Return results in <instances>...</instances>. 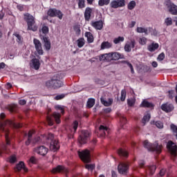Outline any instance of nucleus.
<instances>
[{"mask_svg": "<svg viewBox=\"0 0 177 177\" xmlns=\"http://www.w3.org/2000/svg\"><path fill=\"white\" fill-rule=\"evenodd\" d=\"M9 127H12V128H15L17 129V128H21V124L19 123L16 124L15 122L12 120H7L3 122L0 121V129L3 132H5L6 133V145H9V138H8V132H9Z\"/></svg>", "mask_w": 177, "mask_h": 177, "instance_id": "nucleus-1", "label": "nucleus"}, {"mask_svg": "<svg viewBox=\"0 0 177 177\" xmlns=\"http://www.w3.org/2000/svg\"><path fill=\"white\" fill-rule=\"evenodd\" d=\"M143 146L145 149H147L148 151H155L156 154H160L162 149V146L158 145V142H155L153 144L149 142L147 140L144 141Z\"/></svg>", "mask_w": 177, "mask_h": 177, "instance_id": "nucleus-2", "label": "nucleus"}, {"mask_svg": "<svg viewBox=\"0 0 177 177\" xmlns=\"http://www.w3.org/2000/svg\"><path fill=\"white\" fill-rule=\"evenodd\" d=\"M24 20L28 24V30H30L31 31H37L38 30V28L35 25V20L32 15L29 13L25 14Z\"/></svg>", "mask_w": 177, "mask_h": 177, "instance_id": "nucleus-3", "label": "nucleus"}, {"mask_svg": "<svg viewBox=\"0 0 177 177\" xmlns=\"http://www.w3.org/2000/svg\"><path fill=\"white\" fill-rule=\"evenodd\" d=\"M48 140H51L50 143V150L53 153H56L60 149V145H59V142L55 139H53V134L50 133L47 138Z\"/></svg>", "mask_w": 177, "mask_h": 177, "instance_id": "nucleus-4", "label": "nucleus"}, {"mask_svg": "<svg viewBox=\"0 0 177 177\" xmlns=\"http://www.w3.org/2000/svg\"><path fill=\"white\" fill-rule=\"evenodd\" d=\"M89 136H91V133H89L88 130L82 131L81 134L78 138L79 143H80V145H85Z\"/></svg>", "mask_w": 177, "mask_h": 177, "instance_id": "nucleus-5", "label": "nucleus"}, {"mask_svg": "<svg viewBox=\"0 0 177 177\" xmlns=\"http://www.w3.org/2000/svg\"><path fill=\"white\" fill-rule=\"evenodd\" d=\"M48 15L50 17H58L59 20H62L63 19V13L62 11L55 9V8H50L48 11Z\"/></svg>", "mask_w": 177, "mask_h": 177, "instance_id": "nucleus-6", "label": "nucleus"}, {"mask_svg": "<svg viewBox=\"0 0 177 177\" xmlns=\"http://www.w3.org/2000/svg\"><path fill=\"white\" fill-rule=\"evenodd\" d=\"M33 44L38 55H44V50H42V44L38 39H33Z\"/></svg>", "mask_w": 177, "mask_h": 177, "instance_id": "nucleus-7", "label": "nucleus"}, {"mask_svg": "<svg viewBox=\"0 0 177 177\" xmlns=\"http://www.w3.org/2000/svg\"><path fill=\"white\" fill-rule=\"evenodd\" d=\"M111 8L117 9V8H122L125 6V0H113L110 3Z\"/></svg>", "mask_w": 177, "mask_h": 177, "instance_id": "nucleus-8", "label": "nucleus"}, {"mask_svg": "<svg viewBox=\"0 0 177 177\" xmlns=\"http://www.w3.org/2000/svg\"><path fill=\"white\" fill-rule=\"evenodd\" d=\"M174 109H175V106L169 102H167L161 105V109L165 113H171V111H174Z\"/></svg>", "mask_w": 177, "mask_h": 177, "instance_id": "nucleus-9", "label": "nucleus"}, {"mask_svg": "<svg viewBox=\"0 0 177 177\" xmlns=\"http://www.w3.org/2000/svg\"><path fill=\"white\" fill-rule=\"evenodd\" d=\"M166 5L167 6V8H169V12H170V13L171 15H177V6L171 3V1L167 0L166 1Z\"/></svg>", "mask_w": 177, "mask_h": 177, "instance_id": "nucleus-10", "label": "nucleus"}, {"mask_svg": "<svg viewBox=\"0 0 177 177\" xmlns=\"http://www.w3.org/2000/svg\"><path fill=\"white\" fill-rule=\"evenodd\" d=\"M35 153L36 154H39L40 156H45L48 154L49 149L46 148L45 146H41L34 149Z\"/></svg>", "mask_w": 177, "mask_h": 177, "instance_id": "nucleus-11", "label": "nucleus"}, {"mask_svg": "<svg viewBox=\"0 0 177 177\" xmlns=\"http://www.w3.org/2000/svg\"><path fill=\"white\" fill-rule=\"evenodd\" d=\"M167 147L169 151L171 153V154H177L176 145H175V143H174L172 141H169L167 142Z\"/></svg>", "mask_w": 177, "mask_h": 177, "instance_id": "nucleus-12", "label": "nucleus"}, {"mask_svg": "<svg viewBox=\"0 0 177 177\" xmlns=\"http://www.w3.org/2000/svg\"><path fill=\"white\" fill-rule=\"evenodd\" d=\"M63 86V82L60 80V75L56 74L54 75V89L62 88Z\"/></svg>", "mask_w": 177, "mask_h": 177, "instance_id": "nucleus-13", "label": "nucleus"}, {"mask_svg": "<svg viewBox=\"0 0 177 177\" xmlns=\"http://www.w3.org/2000/svg\"><path fill=\"white\" fill-rule=\"evenodd\" d=\"M119 174L122 175H127L128 172V165L127 163L121 162L118 167Z\"/></svg>", "mask_w": 177, "mask_h": 177, "instance_id": "nucleus-14", "label": "nucleus"}, {"mask_svg": "<svg viewBox=\"0 0 177 177\" xmlns=\"http://www.w3.org/2000/svg\"><path fill=\"white\" fill-rule=\"evenodd\" d=\"M52 172L53 174H57V172H63L64 174H67V172H68V170L63 165H57V167L53 168Z\"/></svg>", "mask_w": 177, "mask_h": 177, "instance_id": "nucleus-15", "label": "nucleus"}, {"mask_svg": "<svg viewBox=\"0 0 177 177\" xmlns=\"http://www.w3.org/2000/svg\"><path fill=\"white\" fill-rule=\"evenodd\" d=\"M91 26L92 27H93L94 28H95V30H102V28H103V21L100 20V21H91Z\"/></svg>", "mask_w": 177, "mask_h": 177, "instance_id": "nucleus-16", "label": "nucleus"}, {"mask_svg": "<svg viewBox=\"0 0 177 177\" xmlns=\"http://www.w3.org/2000/svg\"><path fill=\"white\" fill-rule=\"evenodd\" d=\"M135 45H136L135 40H131L130 43L126 44L124 46L125 52H131V50H132V48H135Z\"/></svg>", "mask_w": 177, "mask_h": 177, "instance_id": "nucleus-17", "label": "nucleus"}, {"mask_svg": "<svg viewBox=\"0 0 177 177\" xmlns=\"http://www.w3.org/2000/svg\"><path fill=\"white\" fill-rule=\"evenodd\" d=\"M21 169H23L24 171V172H27L28 171V169H27V167H26V165L24 164V162H23V161L19 162L17 165L15 171H21Z\"/></svg>", "mask_w": 177, "mask_h": 177, "instance_id": "nucleus-18", "label": "nucleus"}, {"mask_svg": "<svg viewBox=\"0 0 177 177\" xmlns=\"http://www.w3.org/2000/svg\"><path fill=\"white\" fill-rule=\"evenodd\" d=\"M31 68L35 70H39V67L41 66V63L39 62V59L35 58L31 60Z\"/></svg>", "mask_w": 177, "mask_h": 177, "instance_id": "nucleus-19", "label": "nucleus"}, {"mask_svg": "<svg viewBox=\"0 0 177 177\" xmlns=\"http://www.w3.org/2000/svg\"><path fill=\"white\" fill-rule=\"evenodd\" d=\"M42 39L46 50H50V41L49 40V38L43 36Z\"/></svg>", "mask_w": 177, "mask_h": 177, "instance_id": "nucleus-20", "label": "nucleus"}, {"mask_svg": "<svg viewBox=\"0 0 177 177\" xmlns=\"http://www.w3.org/2000/svg\"><path fill=\"white\" fill-rule=\"evenodd\" d=\"M92 13V8H86L84 12V19L86 21H89L91 19V14Z\"/></svg>", "mask_w": 177, "mask_h": 177, "instance_id": "nucleus-21", "label": "nucleus"}, {"mask_svg": "<svg viewBox=\"0 0 177 177\" xmlns=\"http://www.w3.org/2000/svg\"><path fill=\"white\" fill-rule=\"evenodd\" d=\"M113 46V44L109 41H103L101 44L100 49L101 50H104V49H110Z\"/></svg>", "mask_w": 177, "mask_h": 177, "instance_id": "nucleus-22", "label": "nucleus"}, {"mask_svg": "<svg viewBox=\"0 0 177 177\" xmlns=\"http://www.w3.org/2000/svg\"><path fill=\"white\" fill-rule=\"evenodd\" d=\"M100 100L101 103L106 107H109V106H111V104H113V98H109L108 100H104V98L101 97Z\"/></svg>", "mask_w": 177, "mask_h": 177, "instance_id": "nucleus-23", "label": "nucleus"}, {"mask_svg": "<svg viewBox=\"0 0 177 177\" xmlns=\"http://www.w3.org/2000/svg\"><path fill=\"white\" fill-rule=\"evenodd\" d=\"M120 59H124V55L120 53H112V60H120Z\"/></svg>", "mask_w": 177, "mask_h": 177, "instance_id": "nucleus-24", "label": "nucleus"}, {"mask_svg": "<svg viewBox=\"0 0 177 177\" xmlns=\"http://www.w3.org/2000/svg\"><path fill=\"white\" fill-rule=\"evenodd\" d=\"M78 156H91L93 154L92 151H89L88 149H84L82 151H77Z\"/></svg>", "mask_w": 177, "mask_h": 177, "instance_id": "nucleus-25", "label": "nucleus"}, {"mask_svg": "<svg viewBox=\"0 0 177 177\" xmlns=\"http://www.w3.org/2000/svg\"><path fill=\"white\" fill-rule=\"evenodd\" d=\"M55 76L52 77L50 80L46 82V86L47 88H55Z\"/></svg>", "mask_w": 177, "mask_h": 177, "instance_id": "nucleus-26", "label": "nucleus"}, {"mask_svg": "<svg viewBox=\"0 0 177 177\" xmlns=\"http://www.w3.org/2000/svg\"><path fill=\"white\" fill-rule=\"evenodd\" d=\"M151 125H156L159 129H162V128H164V123L161 121H151Z\"/></svg>", "mask_w": 177, "mask_h": 177, "instance_id": "nucleus-27", "label": "nucleus"}, {"mask_svg": "<svg viewBox=\"0 0 177 177\" xmlns=\"http://www.w3.org/2000/svg\"><path fill=\"white\" fill-rule=\"evenodd\" d=\"M158 44L157 43H152L151 45L148 46V50L149 52H154V50H156V49H158Z\"/></svg>", "mask_w": 177, "mask_h": 177, "instance_id": "nucleus-28", "label": "nucleus"}, {"mask_svg": "<svg viewBox=\"0 0 177 177\" xmlns=\"http://www.w3.org/2000/svg\"><path fill=\"white\" fill-rule=\"evenodd\" d=\"M153 104H151V102H148L147 100H144L142 103L140 104V107H148V108H150V107H153Z\"/></svg>", "mask_w": 177, "mask_h": 177, "instance_id": "nucleus-29", "label": "nucleus"}, {"mask_svg": "<svg viewBox=\"0 0 177 177\" xmlns=\"http://www.w3.org/2000/svg\"><path fill=\"white\" fill-rule=\"evenodd\" d=\"M85 37L87 38L88 44H92V42H93V35L91 32H86L85 33Z\"/></svg>", "mask_w": 177, "mask_h": 177, "instance_id": "nucleus-30", "label": "nucleus"}, {"mask_svg": "<svg viewBox=\"0 0 177 177\" xmlns=\"http://www.w3.org/2000/svg\"><path fill=\"white\" fill-rule=\"evenodd\" d=\"M170 129L174 135V136L176 137V139L177 140V126L174 124H171L170 125Z\"/></svg>", "mask_w": 177, "mask_h": 177, "instance_id": "nucleus-31", "label": "nucleus"}, {"mask_svg": "<svg viewBox=\"0 0 177 177\" xmlns=\"http://www.w3.org/2000/svg\"><path fill=\"white\" fill-rule=\"evenodd\" d=\"M80 160L83 161V162H91V156H80Z\"/></svg>", "mask_w": 177, "mask_h": 177, "instance_id": "nucleus-32", "label": "nucleus"}, {"mask_svg": "<svg viewBox=\"0 0 177 177\" xmlns=\"http://www.w3.org/2000/svg\"><path fill=\"white\" fill-rule=\"evenodd\" d=\"M136 31L139 33L145 32V35H147L149 34V30H147V28H145L142 27H138Z\"/></svg>", "mask_w": 177, "mask_h": 177, "instance_id": "nucleus-33", "label": "nucleus"}, {"mask_svg": "<svg viewBox=\"0 0 177 177\" xmlns=\"http://www.w3.org/2000/svg\"><path fill=\"white\" fill-rule=\"evenodd\" d=\"M151 115L150 113H147V115H144L142 120V122L144 125H146L147 122H149V121H150V118H151Z\"/></svg>", "mask_w": 177, "mask_h": 177, "instance_id": "nucleus-34", "label": "nucleus"}, {"mask_svg": "<svg viewBox=\"0 0 177 177\" xmlns=\"http://www.w3.org/2000/svg\"><path fill=\"white\" fill-rule=\"evenodd\" d=\"M93 106H95V99L90 98L87 101V107L88 109H92Z\"/></svg>", "mask_w": 177, "mask_h": 177, "instance_id": "nucleus-35", "label": "nucleus"}, {"mask_svg": "<svg viewBox=\"0 0 177 177\" xmlns=\"http://www.w3.org/2000/svg\"><path fill=\"white\" fill-rule=\"evenodd\" d=\"M136 6V1H131L129 3L127 8L129 10H133V9H135V7Z\"/></svg>", "mask_w": 177, "mask_h": 177, "instance_id": "nucleus-36", "label": "nucleus"}, {"mask_svg": "<svg viewBox=\"0 0 177 177\" xmlns=\"http://www.w3.org/2000/svg\"><path fill=\"white\" fill-rule=\"evenodd\" d=\"M156 165H150L148 167V171L149 172L150 175H154V172H156Z\"/></svg>", "mask_w": 177, "mask_h": 177, "instance_id": "nucleus-37", "label": "nucleus"}, {"mask_svg": "<svg viewBox=\"0 0 177 177\" xmlns=\"http://www.w3.org/2000/svg\"><path fill=\"white\" fill-rule=\"evenodd\" d=\"M110 3V0H99L98 1V5L99 6H107Z\"/></svg>", "mask_w": 177, "mask_h": 177, "instance_id": "nucleus-38", "label": "nucleus"}, {"mask_svg": "<svg viewBox=\"0 0 177 177\" xmlns=\"http://www.w3.org/2000/svg\"><path fill=\"white\" fill-rule=\"evenodd\" d=\"M78 48H82L85 45V39L84 38H80L77 41Z\"/></svg>", "mask_w": 177, "mask_h": 177, "instance_id": "nucleus-39", "label": "nucleus"}, {"mask_svg": "<svg viewBox=\"0 0 177 177\" xmlns=\"http://www.w3.org/2000/svg\"><path fill=\"white\" fill-rule=\"evenodd\" d=\"M124 39H125L124 38V37H118L114 39L113 44L117 45V44H120V42H124Z\"/></svg>", "mask_w": 177, "mask_h": 177, "instance_id": "nucleus-40", "label": "nucleus"}, {"mask_svg": "<svg viewBox=\"0 0 177 177\" xmlns=\"http://www.w3.org/2000/svg\"><path fill=\"white\" fill-rule=\"evenodd\" d=\"M7 161H8V162H10V164H15V162L17 161V158H16V156H11L8 158Z\"/></svg>", "mask_w": 177, "mask_h": 177, "instance_id": "nucleus-41", "label": "nucleus"}, {"mask_svg": "<svg viewBox=\"0 0 177 177\" xmlns=\"http://www.w3.org/2000/svg\"><path fill=\"white\" fill-rule=\"evenodd\" d=\"M53 116L54 117L57 124H60V113L55 112L53 114Z\"/></svg>", "mask_w": 177, "mask_h": 177, "instance_id": "nucleus-42", "label": "nucleus"}, {"mask_svg": "<svg viewBox=\"0 0 177 177\" xmlns=\"http://www.w3.org/2000/svg\"><path fill=\"white\" fill-rule=\"evenodd\" d=\"M118 153L119 154V156H128L129 154V153H128L127 150L122 149H120L118 151Z\"/></svg>", "mask_w": 177, "mask_h": 177, "instance_id": "nucleus-43", "label": "nucleus"}, {"mask_svg": "<svg viewBox=\"0 0 177 177\" xmlns=\"http://www.w3.org/2000/svg\"><path fill=\"white\" fill-rule=\"evenodd\" d=\"M79 9H83L85 8V0H77Z\"/></svg>", "mask_w": 177, "mask_h": 177, "instance_id": "nucleus-44", "label": "nucleus"}, {"mask_svg": "<svg viewBox=\"0 0 177 177\" xmlns=\"http://www.w3.org/2000/svg\"><path fill=\"white\" fill-rule=\"evenodd\" d=\"M13 35H14L15 37H16V38H17V42H18L19 44L23 42V37H21V36L19 35V33L15 32V33L13 34Z\"/></svg>", "mask_w": 177, "mask_h": 177, "instance_id": "nucleus-45", "label": "nucleus"}, {"mask_svg": "<svg viewBox=\"0 0 177 177\" xmlns=\"http://www.w3.org/2000/svg\"><path fill=\"white\" fill-rule=\"evenodd\" d=\"M28 163L29 165H32V164H37V159L35 157L32 156L30 158V159L28 160Z\"/></svg>", "mask_w": 177, "mask_h": 177, "instance_id": "nucleus-46", "label": "nucleus"}, {"mask_svg": "<svg viewBox=\"0 0 177 177\" xmlns=\"http://www.w3.org/2000/svg\"><path fill=\"white\" fill-rule=\"evenodd\" d=\"M165 26H172V18L167 17L165 19Z\"/></svg>", "mask_w": 177, "mask_h": 177, "instance_id": "nucleus-47", "label": "nucleus"}, {"mask_svg": "<svg viewBox=\"0 0 177 177\" xmlns=\"http://www.w3.org/2000/svg\"><path fill=\"white\" fill-rule=\"evenodd\" d=\"M125 97H127V91H125V90H122L120 100L124 102L125 100Z\"/></svg>", "mask_w": 177, "mask_h": 177, "instance_id": "nucleus-48", "label": "nucleus"}, {"mask_svg": "<svg viewBox=\"0 0 177 177\" xmlns=\"http://www.w3.org/2000/svg\"><path fill=\"white\" fill-rule=\"evenodd\" d=\"M72 128L73 129L74 133H75L78 128V121L75 120L73 122V124H72Z\"/></svg>", "mask_w": 177, "mask_h": 177, "instance_id": "nucleus-49", "label": "nucleus"}, {"mask_svg": "<svg viewBox=\"0 0 177 177\" xmlns=\"http://www.w3.org/2000/svg\"><path fill=\"white\" fill-rule=\"evenodd\" d=\"M99 129L101 132H104V135H106V132H109V128H107V127H104L103 125H101Z\"/></svg>", "mask_w": 177, "mask_h": 177, "instance_id": "nucleus-50", "label": "nucleus"}, {"mask_svg": "<svg viewBox=\"0 0 177 177\" xmlns=\"http://www.w3.org/2000/svg\"><path fill=\"white\" fill-rule=\"evenodd\" d=\"M41 32H43V34H48V32H49V28L46 26H44L42 28H41Z\"/></svg>", "mask_w": 177, "mask_h": 177, "instance_id": "nucleus-51", "label": "nucleus"}, {"mask_svg": "<svg viewBox=\"0 0 177 177\" xmlns=\"http://www.w3.org/2000/svg\"><path fill=\"white\" fill-rule=\"evenodd\" d=\"M106 62H111V60H113V53H106Z\"/></svg>", "mask_w": 177, "mask_h": 177, "instance_id": "nucleus-52", "label": "nucleus"}, {"mask_svg": "<svg viewBox=\"0 0 177 177\" xmlns=\"http://www.w3.org/2000/svg\"><path fill=\"white\" fill-rule=\"evenodd\" d=\"M147 42V39H146L145 37H142L139 39V44H140V45H146Z\"/></svg>", "mask_w": 177, "mask_h": 177, "instance_id": "nucleus-53", "label": "nucleus"}, {"mask_svg": "<svg viewBox=\"0 0 177 177\" xmlns=\"http://www.w3.org/2000/svg\"><path fill=\"white\" fill-rule=\"evenodd\" d=\"M86 169L93 171L95 169V165H86Z\"/></svg>", "mask_w": 177, "mask_h": 177, "instance_id": "nucleus-54", "label": "nucleus"}, {"mask_svg": "<svg viewBox=\"0 0 177 177\" xmlns=\"http://www.w3.org/2000/svg\"><path fill=\"white\" fill-rule=\"evenodd\" d=\"M163 59H165V54H164V53H162L158 56L157 59L161 62Z\"/></svg>", "mask_w": 177, "mask_h": 177, "instance_id": "nucleus-55", "label": "nucleus"}, {"mask_svg": "<svg viewBox=\"0 0 177 177\" xmlns=\"http://www.w3.org/2000/svg\"><path fill=\"white\" fill-rule=\"evenodd\" d=\"M74 30L75 31L76 34H81V29L78 25L74 26Z\"/></svg>", "mask_w": 177, "mask_h": 177, "instance_id": "nucleus-56", "label": "nucleus"}, {"mask_svg": "<svg viewBox=\"0 0 177 177\" xmlns=\"http://www.w3.org/2000/svg\"><path fill=\"white\" fill-rule=\"evenodd\" d=\"M127 104L130 106H133V104H135V100L133 99H129L127 100Z\"/></svg>", "mask_w": 177, "mask_h": 177, "instance_id": "nucleus-57", "label": "nucleus"}, {"mask_svg": "<svg viewBox=\"0 0 177 177\" xmlns=\"http://www.w3.org/2000/svg\"><path fill=\"white\" fill-rule=\"evenodd\" d=\"M16 107H17V105L16 104H12L9 106V111L13 113V111H15Z\"/></svg>", "mask_w": 177, "mask_h": 177, "instance_id": "nucleus-58", "label": "nucleus"}, {"mask_svg": "<svg viewBox=\"0 0 177 177\" xmlns=\"http://www.w3.org/2000/svg\"><path fill=\"white\" fill-rule=\"evenodd\" d=\"M65 95L64 94H61V95H58L57 96H55V100H60L62 99H64V97H65Z\"/></svg>", "mask_w": 177, "mask_h": 177, "instance_id": "nucleus-59", "label": "nucleus"}, {"mask_svg": "<svg viewBox=\"0 0 177 177\" xmlns=\"http://www.w3.org/2000/svg\"><path fill=\"white\" fill-rule=\"evenodd\" d=\"M100 62H103V61H104V60H106V61H107V57H106V54L101 55L100 56Z\"/></svg>", "mask_w": 177, "mask_h": 177, "instance_id": "nucleus-60", "label": "nucleus"}, {"mask_svg": "<svg viewBox=\"0 0 177 177\" xmlns=\"http://www.w3.org/2000/svg\"><path fill=\"white\" fill-rule=\"evenodd\" d=\"M47 122L48 125H50V127L53 125V120H52V118H50V117H47Z\"/></svg>", "mask_w": 177, "mask_h": 177, "instance_id": "nucleus-61", "label": "nucleus"}, {"mask_svg": "<svg viewBox=\"0 0 177 177\" xmlns=\"http://www.w3.org/2000/svg\"><path fill=\"white\" fill-rule=\"evenodd\" d=\"M168 96L169 97V99H174V90H171L168 91Z\"/></svg>", "mask_w": 177, "mask_h": 177, "instance_id": "nucleus-62", "label": "nucleus"}, {"mask_svg": "<svg viewBox=\"0 0 177 177\" xmlns=\"http://www.w3.org/2000/svg\"><path fill=\"white\" fill-rule=\"evenodd\" d=\"M27 103V101L26 100H21L19 101V104H21V106H24Z\"/></svg>", "mask_w": 177, "mask_h": 177, "instance_id": "nucleus-63", "label": "nucleus"}, {"mask_svg": "<svg viewBox=\"0 0 177 177\" xmlns=\"http://www.w3.org/2000/svg\"><path fill=\"white\" fill-rule=\"evenodd\" d=\"M39 140H41V138L39 137H36L33 140V143H38Z\"/></svg>", "mask_w": 177, "mask_h": 177, "instance_id": "nucleus-64", "label": "nucleus"}]
</instances>
